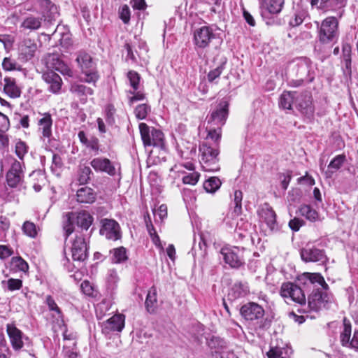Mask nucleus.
<instances>
[{
    "label": "nucleus",
    "instance_id": "1",
    "mask_svg": "<svg viewBox=\"0 0 358 358\" xmlns=\"http://www.w3.org/2000/svg\"><path fill=\"white\" fill-rule=\"evenodd\" d=\"M76 61L82 73L85 75L83 81L95 85L99 78V76L96 70V64L91 55L85 51L80 50L77 53Z\"/></svg>",
    "mask_w": 358,
    "mask_h": 358
},
{
    "label": "nucleus",
    "instance_id": "2",
    "mask_svg": "<svg viewBox=\"0 0 358 358\" xmlns=\"http://www.w3.org/2000/svg\"><path fill=\"white\" fill-rule=\"evenodd\" d=\"M200 164L205 171H216L220 169L218 164V149L208 143H203L199 148Z\"/></svg>",
    "mask_w": 358,
    "mask_h": 358
},
{
    "label": "nucleus",
    "instance_id": "3",
    "mask_svg": "<svg viewBox=\"0 0 358 358\" xmlns=\"http://www.w3.org/2000/svg\"><path fill=\"white\" fill-rule=\"evenodd\" d=\"M139 130L145 147H164V136L162 131L153 127L150 128L145 123L139 124Z\"/></svg>",
    "mask_w": 358,
    "mask_h": 358
},
{
    "label": "nucleus",
    "instance_id": "4",
    "mask_svg": "<svg viewBox=\"0 0 358 358\" xmlns=\"http://www.w3.org/2000/svg\"><path fill=\"white\" fill-rule=\"evenodd\" d=\"M280 296L299 305H305L306 302L304 291L302 288L290 282H284L280 287Z\"/></svg>",
    "mask_w": 358,
    "mask_h": 358
},
{
    "label": "nucleus",
    "instance_id": "5",
    "mask_svg": "<svg viewBox=\"0 0 358 358\" xmlns=\"http://www.w3.org/2000/svg\"><path fill=\"white\" fill-rule=\"evenodd\" d=\"M208 345L213 358H236L234 352L228 348L227 343L219 337L213 336L208 341Z\"/></svg>",
    "mask_w": 358,
    "mask_h": 358
},
{
    "label": "nucleus",
    "instance_id": "6",
    "mask_svg": "<svg viewBox=\"0 0 358 358\" xmlns=\"http://www.w3.org/2000/svg\"><path fill=\"white\" fill-rule=\"evenodd\" d=\"M240 313L245 320L259 323L263 319L265 311L258 303L249 302L242 306Z\"/></svg>",
    "mask_w": 358,
    "mask_h": 358
},
{
    "label": "nucleus",
    "instance_id": "7",
    "mask_svg": "<svg viewBox=\"0 0 358 358\" xmlns=\"http://www.w3.org/2000/svg\"><path fill=\"white\" fill-rule=\"evenodd\" d=\"M229 114V103L225 100H222L211 112L208 120V124L222 127L225 124Z\"/></svg>",
    "mask_w": 358,
    "mask_h": 358
},
{
    "label": "nucleus",
    "instance_id": "8",
    "mask_svg": "<svg viewBox=\"0 0 358 358\" xmlns=\"http://www.w3.org/2000/svg\"><path fill=\"white\" fill-rule=\"evenodd\" d=\"M300 255L301 259L305 262H316L324 264L328 260L325 251L315 246L307 245L301 250Z\"/></svg>",
    "mask_w": 358,
    "mask_h": 358
},
{
    "label": "nucleus",
    "instance_id": "9",
    "mask_svg": "<svg viewBox=\"0 0 358 358\" xmlns=\"http://www.w3.org/2000/svg\"><path fill=\"white\" fill-rule=\"evenodd\" d=\"M295 107L301 112V114L308 118L313 117L315 112L314 107L312 104V96L309 92H303L298 93L296 96Z\"/></svg>",
    "mask_w": 358,
    "mask_h": 358
},
{
    "label": "nucleus",
    "instance_id": "10",
    "mask_svg": "<svg viewBox=\"0 0 358 358\" xmlns=\"http://www.w3.org/2000/svg\"><path fill=\"white\" fill-rule=\"evenodd\" d=\"M37 5L42 15L41 20L45 22L57 20L59 16L58 8L50 0H38Z\"/></svg>",
    "mask_w": 358,
    "mask_h": 358
},
{
    "label": "nucleus",
    "instance_id": "11",
    "mask_svg": "<svg viewBox=\"0 0 358 358\" xmlns=\"http://www.w3.org/2000/svg\"><path fill=\"white\" fill-rule=\"evenodd\" d=\"M298 282L303 285L304 288L315 287L316 285L321 286L324 290L329 289L323 276L319 273L306 272L298 277Z\"/></svg>",
    "mask_w": 358,
    "mask_h": 358
},
{
    "label": "nucleus",
    "instance_id": "12",
    "mask_svg": "<svg viewBox=\"0 0 358 358\" xmlns=\"http://www.w3.org/2000/svg\"><path fill=\"white\" fill-rule=\"evenodd\" d=\"M329 301V296L327 293L322 292L319 288H314L308 297V307L314 311H318L323 308H326Z\"/></svg>",
    "mask_w": 358,
    "mask_h": 358
},
{
    "label": "nucleus",
    "instance_id": "13",
    "mask_svg": "<svg viewBox=\"0 0 358 358\" xmlns=\"http://www.w3.org/2000/svg\"><path fill=\"white\" fill-rule=\"evenodd\" d=\"M24 178V171L21 162L15 160L6 174V182L10 187H17L22 184Z\"/></svg>",
    "mask_w": 358,
    "mask_h": 358
},
{
    "label": "nucleus",
    "instance_id": "14",
    "mask_svg": "<svg viewBox=\"0 0 358 358\" xmlns=\"http://www.w3.org/2000/svg\"><path fill=\"white\" fill-rule=\"evenodd\" d=\"M125 316L123 314H115L101 324L102 332L109 334L113 331L120 332L124 327Z\"/></svg>",
    "mask_w": 358,
    "mask_h": 358
},
{
    "label": "nucleus",
    "instance_id": "15",
    "mask_svg": "<svg viewBox=\"0 0 358 358\" xmlns=\"http://www.w3.org/2000/svg\"><path fill=\"white\" fill-rule=\"evenodd\" d=\"M317 29L319 39L322 43H327L338 39V24H320Z\"/></svg>",
    "mask_w": 358,
    "mask_h": 358
},
{
    "label": "nucleus",
    "instance_id": "16",
    "mask_svg": "<svg viewBox=\"0 0 358 358\" xmlns=\"http://www.w3.org/2000/svg\"><path fill=\"white\" fill-rule=\"evenodd\" d=\"M71 251L74 261L85 260L87 257V248L85 238L81 236H76L72 243Z\"/></svg>",
    "mask_w": 358,
    "mask_h": 358
},
{
    "label": "nucleus",
    "instance_id": "17",
    "mask_svg": "<svg viewBox=\"0 0 358 358\" xmlns=\"http://www.w3.org/2000/svg\"><path fill=\"white\" fill-rule=\"evenodd\" d=\"M100 234L107 239L116 241L120 238V226L113 220L104 219L102 220V227Z\"/></svg>",
    "mask_w": 358,
    "mask_h": 358
},
{
    "label": "nucleus",
    "instance_id": "18",
    "mask_svg": "<svg viewBox=\"0 0 358 358\" xmlns=\"http://www.w3.org/2000/svg\"><path fill=\"white\" fill-rule=\"evenodd\" d=\"M42 78L48 85V90L53 94H59L62 86L61 77L52 70H48L42 75Z\"/></svg>",
    "mask_w": 358,
    "mask_h": 358
},
{
    "label": "nucleus",
    "instance_id": "19",
    "mask_svg": "<svg viewBox=\"0 0 358 358\" xmlns=\"http://www.w3.org/2000/svg\"><path fill=\"white\" fill-rule=\"evenodd\" d=\"M213 38L214 34L213 29L208 26L202 27L194 31V43L199 48H205L207 47Z\"/></svg>",
    "mask_w": 358,
    "mask_h": 358
},
{
    "label": "nucleus",
    "instance_id": "20",
    "mask_svg": "<svg viewBox=\"0 0 358 358\" xmlns=\"http://www.w3.org/2000/svg\"><path fill=\"white\" fill-rule=\"evenodd\" d=\"M259 216L264 222L271 231L278 230L276 215L268 203H264L258 210Z\"/></svg>",
    "mask_w": 358,
    "mask_h": 358
},
{
    "label": "nucleus",
    "instance_id": "21",
    "mask_svg": "<svg viewBox=\"0 0 358 358\" xmlns=\"http://www.w3.org/2000/svg\"><path fill=\"white\" fill-rule=\"evenodd\" d=\"M6 331L9 337L11 345L15 350H20L24 346V334L14 324L6 325Z\"/></svg>",
    "mask_w": 358,
    "mask_h": 358
},
{
    "label": "nucleus",
    "instance_id": "22",
    "mask_svg": "<svg viewBox=\"0 0 358 358\" xmlns=\"http://www.w3.org/2000/svg\"><path fill=\"white\" fill-rule=\"evenodd\" d=\"M46 66L49 69H55L64 75L72 76V71L59 59L58 55L50 54L45 59Z\"/></svg>",
    "mask_w": 358,
    "mask_h": 358
},
{
    "label": "nucleus",
    "instance_id": "23",
    "mask_svg": "<svg viewBox=\"0 0 358 358\" xmlns=\"http://www.w3.org/2000/svg\"><path fill=\"white\" fill-rule=\"evenodd\" d=\"M90 165L96 171L104 172L110 176H114L116 174V169L115 166L107 158H94L91 161Z\"/></svg>",
    "mask_w": 358,
    "mask_h": 358
},
{
    "label": "nucleus",
    "instance_id": "24",
    "mask_svg": "<svg viewBox=\"0 0 358 358\" xmlns=\"http://www.w3.org/2000/svg\"><path fill=\"white\" fill-rule=\"evenodd\" d=\"M37 49L36 44L31 40H24L19 47L18 59L22 62H27L34 56Z\"/></svg>",
    "mask_w": 358,
    "mask_h": 358
},
{
    "label": "nucleus",
    "instance_id": "25",
    "mask_svg": "<svg viewBox=\"0 0 358 358\" xmlns=\"http://www.w3.org/2000/svg\"><path fill=\"white\" fill-rule=\"evenodd\" d=\"M3 92L10 98L16 99L20 96L21 90L17 85L15 78L11 77H6L3 79Z\"/></svg>",
    "mask_w": 358,
    "mask_h": 358
},
{
    "label": "nucleus",
    "instance_id": "26",
    "mask_svg": "<svg viewBox=\"0 0 358 358\" xmlns=\"http://www.w3.org/2000/svg\"><path fill=\"white\" fill-rule=\"evenodd\" d=\"M96 193L89 187H83L76 193L77 201L81 203H92L96 201Z\"/></svg>",
    "mask_w": 358,
    "mask_h": 358
},
{
    "label": "nucleus",
    "instance_id": "27",
    "mask_svg": "<svg viewBox=\"0 0 358 358\" xmlns=\"http://www.w3.org/2000/svg\"><path fill=\"white\" fill-rule=\"evenodd\" d=\"M221 254L223 256L224 262L231 267L238 268L243 264L241 259L234 250L222 248Z\"/></svg>",
    "mask_w": 358,
    "mask_h": 358
},
{
    "label": "nucleus",
    "instance_id": "28",
    "mask_svg": "<svg viewBox=\"0 0 358 358\" xmlns=\"http://www.w3.org/2000/svg\"><path fill=\"white\" fill-rule=\"evenodd\" d=\"M249 292L248 286L245 283L236 282L231 288L228 297L230 300H236L245 296Z\"/></svg>",
    "mask_w": 358,
    "mask_h": 358
},
{
    "label": "nucleus",
    "instance_id": "29",
    "mask_svg": "<svg viewBox=\"0 0 358 358\" xmlns=\"http://www.w3.org/2000/svg\"><path fill=\"white\" fill-rule=\"evenodd\" d=\"M52 120L51 115L45 113L42 118L38 120L39 129L42 131L43 138H49L52 135Z\"/></svg>",
    "mask_w": 358,
    "mask_h": 358
},
{
    "label": "nucleus",
    "instance_id": "30",
    "mask_svg": "<svg viewBox=\"0 0 358 358\" xmlns=\"http://www.w3.org/2000/svg\"><path fill=\"white\" fill-rule=\"evenodd\" d=\"M296 92H284L279 99V106L280 108L286 110H292V104L296 101Z\"/></svg>",
    "mask_w": 358,
    "mask_h": 358
},
{
    "label": "nucleus",
    "instance_id": "31",
    "mask_svg": "<svg viewBox=\"0 0 358 358\" xmlns=\"http://www.w3.org/2000/svg\"><path fill=\"white\" fill-rule=\"evenodd\" d=\"M227 62V59L224 57H221L219 58V62L217 66L212 69L207 74V79L209 83L214 82L217 78H218L222 74V71L225 69V65Z\"/></svg>",
    "mask_w": 358,
    "mask_h": 358
},
{
    "label": "nucleus",
    "instance_id": "32",
    "mask_svg": "<svg viewBox=\"0 0 358 358\" xmlns=\"http://www.w3.org/2000/svg\"><path fill=\"white\" fill-rule=\"evenodd\" d=\"M145 307L150 313L155 312L157 307V289L155 287H152L147 294L145 299Z\"/></svg>",
    "mask_w": 358,
    "mask_h": 358
},
{
    "label": "nucleus",
    "instance_id": "33",
    "mask_svg": "<svg viewBox=\"0 0 358 358\" xmlns=\"http://www.w3.org/2000/svg\"><path fill=\"white\" fill-rule=\"evenodd\" d=\"M76 218L77 225L85 230L89 229L93 222V217L85 210L78 212Z\"/></svg>",
    "mask_w": 358,
    "mask_h": 358
},
{
    "label": "nucleus",
    "instance_id": "34",
    "mask_svg": "<svg viewBox=\"0 0 358 358\" xmlns=\"http://www.w3.org/2000/svg\"><path fill=\"white\" fill-rule=\"evenodd\" d=\"M45 303L48 307L50 311L54 312V316L57 322H63V314L61 309L58 307L55 299L50 295L45 296Z\"/></svg>",
    "mask_w": 358,
    "mask_h": 358
},
{
    "label": "nucleus",
    "instance_id": "35",
    "mask_svg": "<svg viewBox=\"0 0 358 358\" xmlns=\"http://www.w3.org/2000/svg\"><path fill=\"white\" fill-rule=\"evenodd\" d=\"M343 330L340 335L341 345L344 347L351 348V324L347 322L346 319L343 321Z\"/></svg>",
    "mask_w": 358,
    "mask_h": 358
},
{
    "label": "nucleus",
    "instance_id": "36",
    "mask_svg": "<svg viewBox=\"0 0 358 358\" xmlns=\"http://www.w3.org/2000/svg\"><path fill=\"white\" fill-rule=\"evenodd\" d=\"M110 254L112 255L111 261L114 264L123 263L128 259L127 250L122 246L110 250Z\"/></svg>",
    "mask_w": 358,
    "mask_h": 358
},
{
    "label": "nucleus",
    "instance_id": "37",
    "mask_svg": "<svg viewBox=\"0 0 358 358\" xmlns=\"http://www.w3.org/2000/svg\"><path fill=\"white\" fill-rule=\"evenodd\" d=\"M206 129L208 130L207 139L212 140L215 143V147L216 148L218 145L222 136V128L220 127H215V125L208 124Z\"/></svg>",
    "mask_w": 358,
    "mask_h": 358
},
{
    "label": "nucleus",
    "instance_id": "38",
    "mask_svg": "<svg viewBox=\"0 0 358 358\" xmlns=\"http://www.w3.org/2000/svg\"><path fill=\"white\" fill-rule=\"evenodd\" d=\"M301 215L307 220L314 222L318 219V213L313 209L309 205H302L299 209Z\"/></svg>",
    "mask_w": 358,
    "mask_h": 358
},
{
    "label": "nucleus",
    "instance_id": "39",
    "mask_svg": "<svg viewBox=\"0 0 358 358\" xmlns=\"http://www.w3.org/2000/svg\"><path fill=\"white\" fill-rule=\"evenodd\" d=\"M70 91L78 96L92 95L94 93V90L90 87L78 83L71 84Z\"/></svg>",
    "mask_w": 358,
    "mask_h": 358
},
{
    "label": "nucleus",
    "instance_id": "40",
    "mask_svg": "<svg viewBox=\"0 0 358 358\" xmlns=\"http://www.w3.org/2000/svg\"><path fill=\"white\" fill-rule=\"evenodd\" d=\"M243 193L241 190H236L234 195V207L232 211L234 217H238L242 213Z\"/></svg>",
    "mask_w": 358,
    "mask_h": 358
},
{
    "label": "nucleus",
    "instance_id": "41",
    "mask_svg": "<svg viewBox=\"0 0 358 358\" xmlns=\"http://www.w3.org/2000/svg\"><path fill=\"white\" fill-rule=\"evenodd\" d=\"M266 11L271 14H277L282 10L284 0H266Z\"/></svg>",
    "mask_w": 358,
    "mask_h": 358
},
{
    "label": "nucleus",
    "instance_id": "42",
    "mask_svg": "<svg viewBox=\"0 0 358 358\" xmlns=\"http://www.w3.org/2000/svg\"><path fill=\"white\" fill-rule=\"evenodd\" d=\"M310 60L307 58H301L296 64L297 75L301 78V80L308 74L310 69Z\"/></svg>",
    "mask_w": 358,
    "mask_h": 358
},
{
    "label": "nucleus",
    "instance_id": "43",
    "mask_svg": "<svg viewBox=\"0 0 358 358\" xmlns=\"http://www.w3.org/2000/svg\"><path fill=\"white\" fill-rule=\"evenodd\" d=\"M134 10H138L136 15L138 20H145V10L147 7L145 0H132L131 2Z\"/></svg>",
    "mask_w": 358,
    "mask_h": 358
},
{
    "label": "nucleus",
    "instance_id": "44",
    "mask_svg": "<svg viewBox=\"0 0 358 358\" xmlns=\"http://www.w3.org/2000/svg\"><path fill=\"white\" fill-rule=\"evenodd\" d=\"M221 184L217 177H211L205 181L203 188L207 192L213 193L220 188Z\"/></svg>",
    "mask_w": 358,
    "mask_h": 358
},
{
    "label": "nucleus",
    "instance_id": "45",
    "mask_svg": "<svg viewBox=\"0 0 358 358\" xmlns=\"http://www.w3.org/2000/svg\"><path fill=\"white\" fill-rule=\"evenodd\" d=\"M10 264L13 269L20 271L27 272L29 269L28 264L21 257H13Z\"/></svg>",
    "mask_w": 358,
    "mask_h": 358
},
{
    "label": "nucleus",
    "instance_id": "46",
    "mask_svg": "<svg viewBox=\"0 0 358 358\" xmlns=\"http://www.w3.org/2000/svg\"><path fill=\"white\" fill-rule=\"evenodd\" d=\"M93 173L89 166L80 167L78 171V180L80 184H86L90 180Z\"/></svg>",
    "mask_w": 358,
    "mask_h": 358
},
{
    "label": "nucleus",
    "instance_id": "47",
    "mask_svg": "<svg viewBox=\"0 0 358 358\" xmlns=\"http://www.w3.org/2000/svg\"><path fill=\"white\" fill-rule=\"evenodd\" d=\"M1 284L3 287L6 286L8 290L11 292L19 290L22 287V281L15 278H9L8 280H3Z\"/></svg>",
    "mask_w": 358,
    "mask_h": 358
},
{
    "label": "nucleus",
    "instance_id": "48",
    "mask_svg": "<svg viewBox=\"0 0 358 358\" xmlns=\"http://www.w3.org/2000/svg\"><path fill=\"white\" fill-rule=\"evenodd\" d=\"M150 112V106L146 103L139 104L135 108L134 113L137 119L144 120Z\"/></svg>",
    "mask_w": 358,
    "mask_h": 358
},
{
    "label": "nucleus",
    "instance_id": "49",
    "mask_svg": "<svg viewBox=\"0 0 358 358\" xmlns=\"http://www.w3.org/2000/svg\"><path fill=\"white\" fill-rule=\"evenodd\" d=\"M22 229L24 234L31 238H35L37 236L36 227L35 224L31 222H24L22 225Z\"/></svg>",
    "mask_w": 358,
    "mask_h": 358
},
{
    "label": "nucleus",
    "instance_id": "50",
    "mask_svg": "<svg viewBox=\"0 0 358 358\" xmlns=\"http://www.w3.org/2000/svg\"><path fill=\"white\" fill-rule=\"evenodd\" d=\"M2 67L5 71H7L19 70L20 69L17 62L10 57H5L3 59Z\"/></svg>",
    "mask_w": 358,
    "mask_h": 358
},
{
    "label": "nucleus",
    "instance_id": "51",
    "mask_svg": "<svg viewBox=\"0 0 358 358\" xmlns=\"http://www.w3.org/2000/svg\"><path fill=\"white\" fill-rule=\"evenodd\" d=\"M127 78L129 80L131 87L134 91H136L139 86L141 79L140 75L134 71H129L127 73Z\"/></svg>",
    "mask_w": 358,
    "mask_h": 358
},
{
    "label": "nucleus",
    "instance_id": "52",
    "mask_svg": "<svg viewBox=\"0 0 358 358\" xmlns=\"http://www.w3.org/2000/svg\"><path fill=\"white\" fill-rule=\"evenodd\" d=\"M345 161V155H338L336 156L329 163L328 168L334 169V171L338 170L344 164Z\"/></svg>",
    "mask_w": 358,
    "mask_h": 358
},
{
    "label": "nucleus",
    "instance_id": "53",
    "mask_svg": "<svg viewBox=\"0 0 358 358\" xmlns=\"http://www.w3.org/2000/svg\"><path fill=\"white\" fill-rule=\"evenodd\" d=\"M74 215L73 213H69L67 215V220L66 223L64 224V230L65 232L66 238L69 236L74 230V227L73 224V220L74 219Z\"/></svg>",
    "mask_w": 358,
    "mask_h": 358
},
{
    "label": "nucleus",
    "instance_id": "54",
    "mask_svg": "<svg viewBox=\"0 0 358 358\" xmlns=\"http://www.w3.org/2000/svg\"><path fill=\"white\" fill-rule=\"evenodd\" d=\"M27 152L28 146L24 142L20 141L16 143L15 154L20 159H23L24 155L27 153Z\"/></svg>",
    "mask_w": 358,
    "mask_h": 358
},
{
    "label": "nucleus",
    "instance_id": "55",
    "mask_svg": "<svg viewBox=\"0 0 358 358\" xmlns=\"http://www.w3.org/2000/svg\"><path fill=\"white\" fill-rule=\"evenodd\" d=\"M115 108L113 104H107L105 108L106 119L108 124H113L115 122Z\"/></svg>",
    "mask_w": 358,
    "mask_h": 358
},
{
    "label": "nucleus",
    "instance_id": "56",
    "mask_svg": "<svg viewBox=\"0 0 358 358\" xmlns=\"http://www.w3.org/2000/svg\"><path fill=\"white\" fill-rule=\"evenodd\" d=\"M200 174L198 172L194 171L182 178V182L185 184L194 185L199 181Z\"/></svg>",
    "mask_w": 358,
    "mask_h": 358
},
{
    "label": "nucleus",
    "instance_id": "57",
    "mask_svg": "<svg viewBox=\"0 0 358 358\" xmlns=\"http://www.w3.org/2000/svg\"><path fill=\"white\" fill-rule=\"evenodd\" d=\"M80 289L82 292L90 296H94V288L93 285L87 280L83 281L80 285Z\"/></svg>",
    "mask_w": 358,
    "mask_h": 358
},
{
    "label": "nucleus",
    "instance_id": "58",
    "mask_svg": "<svg viewBox=\"0 0 358 358\" xmlns=\"http://www.w3.org/2000/svg\"><path fill=\"white\" fill-rule=\"evenodd\" d=\"M119 15L123 22H129L130 20V9L127 5H123L119 8Z\"/></svg>",
    "mask_w": 358,
    "mask_h": 358
},
{
    "label": "nucleus",
    "instance_id": "59",
    "mask_svg": "<svg viewBox=\"0 0 358 358\" xmlns=\"http://www.w3.org/2000/svg\"><path fill=\"white\" fill-rule=\"evenodd\" d=\"M153 213L156 220L159 218L160 221H163L167 216V206L162 204L157 209H155Z\"/></svg>",
    "mask_w": 358,
    "mask_h": 358
},
{
    "label": "nucleus",
    "instance_id": "60",
    "mask_svg": "<svg viewBox=\"0 0 358 358\" xmlns=\"http://www.w3.org/2000/svg\"><path fill=\"white\" fill-rule=\"evenodd\" d=\"M10 227L9 220L3 216H0V238L5 236L6 231Z\"/></svg>",
    "mask_w": 358,
    "mask_h": 358
},
{
    "label": "nucleus",
    "instance_id": "61",
    "mask_svg": "<svg viewBox=\"0 0 358 358\" xmlns=\"http://www.w3.org/2000/svg\"><path fill=\"white\" fill-rule=\"evenodd\" d=\"M135 92L136 91H134V90L129 92V94H132V96L128 97L129 103L130 105H132L135 101L143 100L145 99L144 94H143L140 92H138L136 93Z\"/></svg>",
    "mask_w": 358,
    "mask_h": 358
},
{
    "label": "nucleus",
    "instance_id": "62",
    "mask_svg": "<svg viewBox=\"0 0 358 358\" xmlns=\"http://www.w3.org/2000/svg\"><path fill=\"white\" fill-rule=\"evenodd\" d=\"M9 127L10 122L8 117L2 113H0V131L5 132L9 129Z\"/></svg>",
    "mask_w": 358,
    "mask_h": 358
},
{
    "label": "nucleus",
    "instance_id": "63",
    "mask_svg": "<svg viewBox=\"0 0 358 358\" xmlns=\"http://www.w3.org/2000/svg\"><path fill=\"white\" fill-rule=\"evenodd\" d=\"M13 253L12 249L9 248L6 245H0V258L1 259H5L10 256H11Z\"/></svg>",
    "mask_w": 358,
    "mask_h": 358
},
{
    "label": "nucleus",
    "instance_id": "64",
    "mask_svg": "<svg viewBox=\"0 0 358 358\" xmlns=\"http://www.w3.org/2000/svg\"><path fill=\"white\" fill-rule=\"evenodd\" d=\"M282 349L280 348H271L268 352L267 356L268 358H283L282 356Z\"/></svg>",
    "mask_w": 358,
    "mask_h": 358
}]
</instances>
